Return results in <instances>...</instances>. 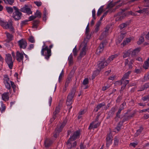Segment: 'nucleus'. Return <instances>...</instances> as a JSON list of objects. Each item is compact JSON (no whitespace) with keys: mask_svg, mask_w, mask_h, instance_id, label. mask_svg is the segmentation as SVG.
<instances>
[{"mask_svg":"<svg viewBox=\"0 0 149 149\" xmlns=\"http://www.w3.org/2000/svg\"><path fill=\"white\" fill-rule=\"evenodd\" d=\"M10 83H11V85L13 89V91L15 92V88L16 87V85L15 84L14 82L11 81H10Z\"/></svg>","mask_w":149,"mask_h":149,"instance_id":"4c0bfd02","label":"nucleus"},{"mask_svg":"<svg viewBox=\"0 0 149 149\" xmlns=\"http://www.w3.org/2000/svg\"><path fill=\"white\" fill-rule=\"evenodd\" d=\"M131 51L130 49L128 50L125 53L123 52V54L124 55H123V57L124 58H125L127 57H129L130 56L131 54Z\"/></svg>","mask_w":149,"mask_h":149,"instance_id":"bb28decb","label":"nucleus"},{"mask_svg":"<svg viewBox=\"0 0 149 149\" xmlns=\"http://www.w3.org/2000/svg\"><path fill=\"white\" fill-rule=\"evenodd\" d=\"M104 106H105V103L104 102H103L102 103L99 104L97 105V108H98L99 109H100L102 107Z\"/></svg>","mask_w":149,"mask_h":149,"instance_id":"79ce46f5","label":"nucleus"},{"mask_svg":"<svg viewBox=\"0 0 149 149\" xmlns=\"http://www.w3.org/2000/svg\"><path fill=\"white\" fill-rule=\"evenodd\" d=\"M125 36V34L122 33H121L119 35L118 38V40L119 43L121 42Z\"/></svg>","mask_w":149,"mask_h":149,"instance_id":"b1692460","label":"nucleus"},{"mask_svg":"<svg viewBox=\"0 0 149 149\" xmlns=\"http://www.w3.org/2000/svg\"><path fill=\"white\" fill-rule=\"evenodd\" d=\"M110 87V86L108 85L107 86H104L102 87V90L103 91H105L109 88Z\"/></svg>","mask_w":149,"mask_h":149,"instance_id":"0e129e2a","label":"nucleus"},{"mask_svg":"<svg viewBox=\"0 0 149 149\" xmlns=\"http://www.w3.org/2000/svg\"><path fill=\"white\" fill-rule=\"evenodd\" d=\"M129 75H124L123 77L121 79L122 81V84L127 85L129 83V81L126 80L129 78Z\"/></svg>","mask_w":149,"mask_h":149,"instance_id":"ddd939ff","label":"nucleus"},{"mask_svg":"<svg viewBox=\"0 0 149 149\" xmlns=\"http://www.w3.org/2000/svg\"><path fill=\"white\" fill-rule=\"evenodd\" d=\"M60 108H58L56 107L55 111L53 113V115L55 116L60 112Z\"/></svg>","mask_w":149,"mask_h":149,"instance_id":"58836bf2","label":"nucleus"},{"mask_svg":"<svg viewBox=\"0 0 149 149\" xmlns=\"http://www.w3.org/2000/svg\"><path fill=\"white\" fill-rule=\"evenodd\" d=\"M107 43L108 42L106 40H104L101 42L100 46L97 49L96 52V54L99 55L103 52L104 48V45H107Z\"/></svg>","mask_w":149,"mask_h":149,"instance_id":"f03ea898","label":"nucleus"},{"mask_svg":"<svg viewBox=\"0 0 149 149\" xmlns=\"http://www.w3.org/2000/svg\"><path fill=\"white\" fill-rule=\"evenodd\" d=\"M113 146H117L119 142V140L118 139L116 136L115 137L114 139Z\"/></svg>","mask_w":149,"mask_h":149,"instance_id":"7c9ffc66","label":"nucleus"},{"mask_svg":"<svg viewBox=\"0 0 149 149\" xmlns=\"http://www.w3.org/2000/svg\"><path fill=\"white\" fill-rule=\"evenodd\" d=\"M28 21L27 20L22 21L21 23V28H22L23 26H24L26 25H28V23L27 22Z\"/></svg>","mask_w":149,"mask_h":149,"instance_id":"473e14b6","label":"nucleus"},{"mask_svg":"<svg viewBox=\"0 0 149 149\" xmlns=\"http://www.w3.org/2000/svg\"><path fill=\"white\" fill-rule=\"evenodd\" d=\"M72 137H70L69 139L67 141V142L66 143V144L67 145H68L69 144H72V143L70 141H74L73 140H72Z\"/></svg>","mask_w":149,"mask_h":149,"instance_id":"052dcab7","label":"nucleus"},{"mask_svg":"<svg viewBox=\"0 0 149 149\" xmlns=\"http://www.w3.org/2000/svg\"><path fill=\"white\" fill-rule=\"evenodd\" d=\"M141 47H139L134 49L132 52V56L134 57L136 55V54H138L141 50Z\"/></svg>","mask_w":149,"mask_h":149,"instance_id":"2eb2a0df","label":"nucleus"},{"mask_svg":"<svg viewBox=\"0 0 149 149\" xmlns=\"http://www.w3.org/2000/svg\"><path fill=\"white\" fill-rule=\"evenodd\" d=\"M80 149H85L86 146H84V143L81 142L80 146Z\"/></svg>","mask_w":149,"mask_h":149,"instance_id":"774afa93","label":"nucleus"},{"mask_svg":"<svg viewBox=\"0 0 149 149\" xmlns=\"http://www.w3.org/2000/svg\"><path fill=\"white\" fill-rule=\"evenodd\" d=\"M34 3L38 7H40L41 6L42 4L41 2L40 1H34Z\"/></svg>","mask_w":149,"mask_h":149,"instance_id":"5fc2aeb1","label":"nucleus"},{"mask_svg":"<svg viewBox=\"0 0 149 149\" xmlns=\"http://www.w3.org/2000/svg\"><path fill=\"white\" fill-rule=\"evenodd\" d=\"M130 23V20L129 22H126L125 23H122L119 25V27L121 30L123 28L126 27L127 25H129Z\"/></svg>","mask_w":149,"mask_h":149,"instance_id":"a211bd4d","label":"nucleus"},{"mask_svg":"<svg viewBox=\"0 0 149 149\" xmlns=\"http://www.w3.org/2000/svg\"><path fill=\"white\" fill-rule=\"evenodd\" d=\"M103 6H102L100 7V8L99 10H98L97 13V15L98 16H99L102 14V12L103 11Z\"/></svg>","mask_w":149,"mask_h":149,"instance_id":"72a5a7b5","label":"nucleus"},{"mask_svg":"<svg viewBox=\"0 0 149 149\" xmlns=\"http://www.w3.org/2000/svg\"><path fill=\"white\" fill-rule=\"evenodd\" d=\"M15 11L13 14L12 17L15 21H18L21 19L22 13L19 11V10L16 6H13Z\"/></svg>","mask_w":149,"mask_h":149,"instance_id":"f257e3e1","label":"nucleus"},{"mask_svg":"<svg viewBox=\"0 0 149 149\" xmlns=\"http://www.w3.org/2000/svg\"><path fill=\"white\" fill-rule=\"evenodd\" d=\"M10 31H12L13 33H14V28L12 26V24L11 22H10Z\"/></svg>","mask_w":149,"mask_h":149,"instance_id":"6e6d98bb","label":"nucleus"},{"mask_svg":"<svg viewBox=\"0 0 149 149\" xmlns=\"http://www.w3.org/2000/svg\"><path fill=\"white\" fill-rule=\"evenodd\" d=\"M99 116L100 115H98L96 116L95 120L92 122V123H91V125H92L93 124H94L95 123L97 122L98 121Z\"/></svg>","mask_w":149,"mask_h":149,"instance_id":"603ef678","label":"nucleus"},{"mask_svg":"<svg viewBox=\"0 0 149 149\" xmlns=\"http://www.w3.org/2000/svg\"><path fill=\"white\" fill-rule=\"evenodd\" d=\"M99 63L97 64L98 68L101 70V69L104 68V67L106 66V62L105 61V58H104L102 59V60L99 61H98Z\"/></svg>","mask_w":149,"mask_h":149,"instance_id":"0eeeda50","label":"nucleus"},{"mask_svg":"<svg viewBox=\"0 0 149 149\" xmlns=\"http://www.w3.org/2000/svg\"><path fill=\"white\" fill-rule=\"evenodd\" d=\"M72 77L71 75H68L65 82L68 84H69L72 80Z\"/></svg>","mask_w":149,"mask_h":149,"instance_id":"c9c22d12","label":"nucleus"},{"mask_svg":"<svg viewBox=\"0 0 149 149\" xmlns=\"http://www.w3.org/2000/svg\"><path fill=\"white\" fill-rule=\"evenodd\" d=\"M36 17L35 16H33V15H32L31 16H30L29 18V20H27L28 21H33L35 19H36Z\"/></svg>","mask_w":149,"mask_h":149,"instance_id":"3c124183","label":"nucleus"},{"mask_svg":"<svg viewBox=\"0 0 149 149\" xmlns=\"http://www.w3.org/2000/svg\"><path fill=\"white\" fill-rule=\"evenodd\" d=\"M122 97L121 96L119 95L116 100V103L119 102L122 99Z\"/></svg>","mask_w":149,"mask_h":149,"instance_id":"bf43d9fd","label":"nucleus"},{"mask_svg":"<svg viewBox=\"0 0 149 149\" xmlns=\"http://www.w3.org/2000/svg\"><path fill=\"white\" fill-rule=\"evenodd\" d=\"M114 84L116 86L121 85L122 84V81L121 79L120 80L115 81Z\"/></svg>","mask_w":149,"mask_h":149,"instance_id":"de8ad7c7","label":"nucleus"},{"mask_svg":"<svg viewBox=\"0 0 149 149\" xmlns=\"http://www.w3.org/2000/svg\"><path fill=\"white\" fill-rule=\"evenodd\" d=\"M134 60L132 59L129 62V69H131L132 68V64L134 62Z\"/></svg>","mask_w":149,"mask_h":149,"instance_id":"8fccbe9b","label":"nucleus"},{"mask_svg":"<svg viewBox=\"0 0 149 149\" xmlns=\"http://www.w3.org/2000/svg\"><path fill=\"white\" fill-rule=\"evenodd\" d=\"M94 124H93L92 125H91V123H90V125L88 128V130H91L93 128L95 129L97 128L98 127H99L100 125V123H97L94 125H93Z\"/></svg>","mask_w":149,"mask_h":149,"instance_id":"f3484780","label":"nucleus"},{"mask_svg":"<svg viewBox=\"0 0 149 149\" xmlns=\"http://www.w3.org/2000/svg\"><path fill=\"white\" fill-rule=\"evenodd\" d=\"M81 134V133L79 130H77L76 132H74L72 136L70 137H72V139L73 141L75 140L77 138L78 136H79Z\"/></svg>","mask_w":149,"mask_h":149,"instance_id":"4468645a","label":"nucleus"},{"mask_svg":"<svg viewBox=\"0 0 149 149\" xmlns=\"http://www.w3.org/2000/svg\"><path fill=\"white\" fill-rule=\"evenodd\" d=\"M101 70L99 68L97 69L94 72L93 74H98Z\"/></svg>","mask_w":149,"mask_h":149,"instance_id":"864d4df0","label":"nucleus"},{"mask_svg":"<svg viewBox=\"0 0 149 149\" xmlns=\"http://www.w3.org/2000/svg\"><path fill=\"white\" fill-rule=\"evenodd\" d=\"M73 52L74 56H76L77 55V51L76 46L73 49Z\"/></svg>","mask_w":149,"mask_h":149,"instance_id":"680f3d73","label":"nucleus"},{"mask_svg":"<svg viewBox=\"0 0 149 149\" xmlns=\"http://www.w3.org/2000/svg\"><path fill=\"white\" fill-rule=\"evenodd\" d=\"M144 41V38L142 36H141L140 38H139V41L137 42V44L140 45L142 44Z\"/></svg>","mask_w":149,"mask_h":149,"instance_id":"2f4dec72","label":"nucleus"},{"mask_svg":"<svg viewBox=\"0 0 149 149\" xmlns=\"http://www.w3.org/2000/svg\"><path fill=\"white\" fill-rule=\"evenodd\" d=\"M6 35L7 39L4 42V45L7 47H9V33L6 31L5 32Z\"/></svg>","mask_w":149,"mask_h":149,"instance_id":"9b49d317","label":"nucleus"},{"mask_svg":"<svg viewBox=\"0 0 149 149\" xmlns=\"http://www.w3.org/2000/svg\"><path fill=\"white\" fill-rule=\"evenodd\" d=\"M118 55L117 54H115L112 55L109 57V59L111 58V60H113L114 58H116L118 56Z\"/></svg>","mask_w":149,"mask_h":149,"instance_id":"4d7b16f0","label":"nucleus"},{"mask_svg":"<svg viewBox=\"0 0 149 149\" xmlns=\"http://www.w3.org/2000/svg\"><path fill=\"white\" fill-rule=\"evenodd\" d=\"M89 83L88 79V78H85L83 80L82 84L84 85H87Z\"/></svg>","mask_w":149,"mask_h":149,"instance_id":"e433bc0d","label":"nucleus"},{"mask_svg":"<svg viewBox=\"0 0 149 149\" xmlns=\"http://www.w3.org/2000/svg\"><path fill=\"white\" fill-rule=\"evenodd\" d=\"M143 69L141 68L140 69H135L134 71V72L136 73L137 74H140L141 72L143 71Z\"/></svg>","mask_w":149,"mask_h":149,"instance_id":"f704fd0d","label":"nucleus"},{"mask_svg":"<svg viewBox=\"0 0 149 149\" xmlns=\"http://www.w3.org/2000/svg\"><path fill=\"white\" fill-rule=\"evenodd\" d=\"M5 61L9 68V54H6L5 58Z\"/></svg>","mask_w":149,"mask_h":149,"instance_id":"cd10ccee","label":"nucleus"},{"mask_svg":"<svg viewBox=\"0 0 149 149\" xmlns=\"http://www.w3.org/2000/svg\"><path fill=\"white\" fill-rule=\"evenodd\" d=\"M42 49H43L44 51H47L46 52V57L45 58L48 59L50 56H51V49H49L47 46L45 47L44 48H43Z\"/></svg>","mask_w":149,"mask_h":149,"instance_id":"9d476101","label":"nucleus"},{"mask_svg":"<svg viewBox=\"0 0 149 149\" xmlns=\"http://www.w3.org/2000/svg\"><path fill=\"white\" fill-rule=\"evenodd\" d=\"M20 10L22 12L27 13L28 14H32V13L31 8H29L28 6L26 5H25L24 7L21 8Z\"/></svg>","mask_w":149,"mask_h":149,"instance_id":"423d86ee","label":"nucleus"},{"mask_svg":"<svg viewBox=\"0 0 149 149\" xmlns=\"http://www.w3.org/2000/svg\"><path fill=\"white\" fill-rule=\"evenodd\" d=\"M8 95L9 93L8 92H5L3 93L1 95L2 100L5 101L8 100L9 98Z\"/></svg>","mask_w":149,"mask_h":149,"instance_id":"dca6fc26","label":"nucleus"},{"mask_svg":"<svg viewBox=\"0 0 149 149\" xmlns=\"http://www.w3.org/2000/svg\"><path fill=\"white\" fill-rule=\"evenodd\" d=\"M124 118L122 121H121L122 123H123L125 121H127L129 120V119H130L128 116H123Z\"/></svg>","mask_w":149,"mask_h":149,"instance_id":"ea45409f","label":"nucleus"},{"mask_svg":"<svg viewBox=\"0 0 149 149\" xmlns=\"http://www.w3.org/2000/svg\"><path fill=\"white\" fill-rule=\"evenodd\" d=\"M76 91V88L75 87L72 88L70 93L69 94L67 97V102H71L72 99L75 94Z\"/></svg>","mask_w":149,"mask_h":149,"instance_id":"7ed1b4c3","label":"nucleus"},{"mask_svg":"<svg viewBox=\"0 0 149 149\" xmlns=\"http://www.w3.org/2000/svg\"><path fill=\"white\" fill-rule=\"evenodd\" d=\"M9 20L8 22L4 21L0 18V25L4 29H7L9 28Z\"/></svg>","mask_w":149,"mask_h":149,"instance_id":"39448f33","label":"nucleus"},{"mask_svg":"<svg viewBox=\"0 0 149 149\" xmlns=\"http://www.w3.org/2000/svg\"><path fill=\"white\" fill-rule=\"evenodd\" d=\"M35 16L36 17V18L38 17L39 18H40L42 16V13L39 10H37L36 13H35Z\"/></svg>","mask_w":149,"mask_h":149,"instance_id":"c756f323","label":"nucleus"},{"mask_svg":"<svg viewBox=\"0 0 149 149\" xmlns=\"http://www.w3.org/2000/svg\"><path fill=\"white\" fill-rule=\"evenodd\" d=\"M144 128L142 126L139 127V129L137 130L136 132L134 134L135 137H136L139 135Z\"/></svg>","mask_w":149,"mask_h":149,"instance_id":"412c9836","label":"nucleus"},{"mask_svg":"<svg viewBox=\"0 0 149 149\" xmlns=\"http://www.w3.org/2000/svg\"><path fill=\"white\" fill-rule=\"evenodd\" d=\"M46 9L45 8H44V11L43 12V19L44 20L45 18H46Z\"/></svg>","mask_w":149,"mask_h":149,"instance_id":"e2e57ef3","label":"nucleus"},{"mask_svg":"<svg viewBox=\"0 0 149 149\" xmlns=\"http://www.w3.org/2000/svg\"><path fill=\"white\" fill-rule=\"evenodd\" d=\"M92 16L93 19L95 20L96 18L95 17V9H94L92 11Z\"/></svg>","mask_w":149,"mask_h":149,"instance_id":"338daca9","label":"nucleus"},{"mask_svg":"<svg viewBox=\"0 0 149 149\" xmlns=\"http://www.w3.org/2000/svg\"><path fill=\"white\" fill-rule=\"evenodd\" d=\"M112 140H109L108 141L106 140V146L108 148L109 146L110 145L112 144Z\"/></svg>","mask_w":149,"mask_h":149,"instance_id":"a19ab883","label":"nucleus"},{"mask_svg":"<svg viewBox=\"0 0 149 149\" xmlns=\"http://www.w3.org/2000/svg\"><path fill=\"white\" fill-rule=\"evenodd\" d=\"M113 137L112 136V134L111 132H110L109 133L107 134V135L106 140H113L112 138Z\"/></svg>","mask_w":149,"mask_h":149,"instance_id":"a878e982","label":"nucleus"},{"mask_svg":"<svg viewBox=\"0 0 149 149\" xmlns=\"http://www.w3.org/2000/svg\"><path fill=\"white\" fill-rule=\"evenodd\" d=\"M29 41L31 43H34L35 42L34 37L32 36H30L29 38Z\"/></svg>","mask_w":149,"mask_h":149,"instance_id":"09e8293b","label":"nucleus"},{"mask_svg":"<svg viewBox=\"0 0 149 149\" xmlns=\"http://www.w3.org/2000/svg\"><path fill=\"white\" fill-rule=\"evenodd\" d=\"M149 67V57L147 60L144 62V64L143 65V67L145 70L148 69Z\"/></svg>","mask_w":149,"mask_h":149,"instance_id":"4be33fe9","label":"nucleus"},{"mask_svg":"<svg viewBox=\"0 0 149 149\" xmlns=\"http://www.w3.org/2000/svg\"><path fill=\"white\" fill-rule=\"evenodd\" d=\"M40 21L39 20H34L32 27L33 28H37L38 26V24L40 23Z\"/></svg>","mask_w":149,"mask_h":149,"instance_id":"aec40b11","label":"nucleus"},{"mask_svg":"<svg viewBox=\"0 0 149 149\" xmlns=\"http://www.w3.org/2000/svg\"><path fill=\"white\" fill-rule=\"evenodd\" d=\"M16 56L17 57L16 59L17 61L20 62L21 61L23 60L24 55L22 52L20 53L19 51H17Z\"/></svg>","mask_w":149,"mask_h":149,"instance_id":"f8f14e48","label":"nucleus"},{"mask_svg":"<svg viewBox=\"0 0 149 149\" xmlns=\"http://www.w3.org/2000/svg\"><path fill=\"white\" fill-rule=\"evenodd\" d=\"M13 65V62L12 61V58L10 54V69H12Z\"/></svg>","mask_w":149,"mask_h":149,"instance_id":"c03bdc74","label":"nucleus"},{"mask_svg":"<svg viewBox=\"0 0 149 149\" xmlns=\"http://www.w3.org/2000/svg\"><path fill=\"white\" fill-rule=\"evenodd\" d=\"M64 127V125H63V124H61L59 127H58L55 130V132H56V133H58V134L59 133L62 131Z\"/></svg>","mask_w":149,"mask_h":149,"instance_id":"393cba45","label":"nucleus"},{"mask_svg":"<svg viewBox=\"0 0 149 149\" xmlns=\"http://www.w3.org/2000/svg\"><path fill=\"white\" fill-rule=\"evenodd\" d=\"M68 60L69 61V63L70 65L72 64L73 63V58L72 55L71 54L68 58Z\"/></svg>","mask_w":149,"mask_h":149,"instance_id":"c85d7f7f","label":"nucleus"},{"mask_svg":"<svg viewBox=\"0 0 149 149\" xmlns=\"http://www.w3.org/2000/svg\"><path fill=\"white\" fill-rule=\"evenodd\" d=\"M4 77L3 82L5 85L6 87L9 90V78L8 77V75H4Z\"/></svg>","mask_w":149,"mask_h":149,"instance_id":"1a4fd4ad","label":"nucleus"},{"mask_svg":"<svg viewBox=\"0 0 149 149\" xmlns=\"http://www.w3.org/2000/svg\"><path fill=\"white\" fill-rule=\"evenodd\" d=\"M149 79V75H145L144 77V78L142 79V82H145L148 80Z\"/></svg>","mask_w":149,"mask_h":149,"instance_id":"a18cd8bd","label":"nucleus"},{"mask_svg":"<svg viewBox=\"0 0 149 149\" xmlns=\"http://www.w3.org/2000/svg\"><path fill=\"white\" fill-rule=\"evenodd\" d=\"M88 41H87L86 42L85 41V38H84V40L83 42L84 43V46L83 48L82 49L81 52H84V55H85L86 54V48L87 46V43Z\"/></svg>","mask_w":149,"mask_h":149,"instance_id":"6ab92c4d","label":"nucleus"},{"mask_svg":"<svg viewBox=\"0 0 149 149\" xmlns=\"http://www.w3.org/2000/svg\"><path fill=\"white\" fill-rule=\"evenodd\" d=\"M149 95L145 96L144 97H143L142 98L143 101H146L148 100L149 101Z\"/></svg>","mask_w":149,"mask_h":149,"instance_id":"13d9d810","label":"nucleus"},{"mask_svg":"<svg viewBox=\"0 0 149 149\" xmlns=\"http://www.w3.org/2000/svg\"><path fill=\"white\" fill-rule=\"evenodd\" d=\"M113 3H112V1H111L107 5V7L106 8V9H107L109 8H111L113 7H114V6H113Z\"/></svg>","mask_w":149,"mask_h":149,"instance_id":"49530a36","label":"nucleus"},{"mask_svg":"<svg viewBox=\"0 0 149 149\" xmlns=\"http://www.w3.org/2000/svg\"><path fill=\"white\" fill-rule=\"evenodd\" d=\"M110 26L109 25H107L105 28V30L104 32H107L108 31L109 29L110 28Z\"/></svg>","mask_w":149,"mask_h":149,"instance_id":"69168bd1","label":"nucleus"},{"mask_svg":"<svg viewBox=\"0 0 149 149\" xmlns=\"http://www.w3.org/2000/svg\"><path fill=\"white\" fill-rule=\"evenodd\" d=\"M115 111V107H114L112 108L111 110L107 113V116L106 117L107 119H110L111 118L113 117Z\"/></svg>","mask_w":149,"mask_h":149,"instance_id":"6e6552de","label":"nucleus"},{"mask_svg":"<svg viewBox=\"0 0 149 149\" xmlns=\"http://www.w3.org/2000/svg\"><path fill=\"white\" fill-rule=\"evenodd\" d=\"M124 109V108L123 107H121V106H120L117 112L116 113V116L115 118V119H116L117 118H120V116L119 115L120 114L121 111L123 110Z\"/></svg>","mask_w":149,"mask_h":149,"instance_id":"5701e85b","label":"nucleus"},{"mask_svg":"<svg viewBox=\"0 0 149 149\" xmlns=\"http://www.w3.org/2000/svg\"><path fill=\"white\" fill-rule=\"evenodd\" d=\"M18 45L20 49H25L27 46V42L25 40L22 39L17 42Z\"/></svg>","mask_w":149,"mask_h":149,"instance_id":"20e7f679","label":"nucleus"},{"mask_svg":"<svg viewBox=\"0 0 149 149\" xmlns=\"http://www.w3.org/2000/svg\"><path fill=\"white\" fill-rule=\"evenodd\" d=\"M136 112L137 111L136 110H134L131 113V114L128 116L130 118V119L131 118H132L134 117L135 115L136 114Z\"/></svg>","mask_w":149,"mask_h":149,"instance_id":"37998d69","label":"nucleus"}]
</instances>
